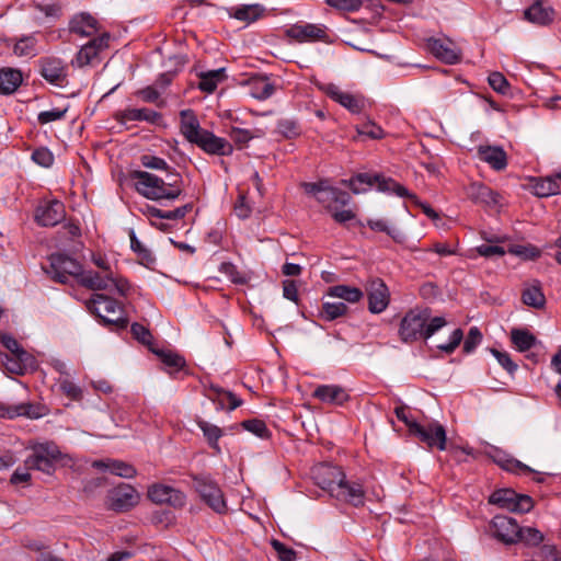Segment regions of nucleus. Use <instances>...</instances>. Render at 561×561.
<instances>
[{
	"mask_svg": "<svg viewBox=\"0 0 561 561\" xmlns=\"http://www.w3.org/2000/svg\"><path fill=\"white\" fill-rule=\"evenodd\" d=\"M316 484L331 496L351 503L354 506L364 504V490L359 483L346 480L345 473L337 466L320 463L312 469Z\"/></svg>",
	"mask_w": 561,
	"mask_h": 561,
	"instance_id": "obj_1",
	"label": "nucleus"
},
{
	"mask_svg": "<svg viewBox=\"0 0 561 561\" xmlns=\"http://www.w3.org/2000/svg\"><path fill=\"white\" fill-rule=\"evenodd\" d=\"M167 181L147 171H131L129 178L134 181L136 191L152 201L176 199L182 194V178L174 169L168 167Z\"/></svg>",
	"mask_w": 561,
	"mask_h": 561,
	"instance_id": "obj_2",
	"label": "nucleus"
},
{
	"mask_svg": "<svg viewBox=\"0 0 561 561\" xmlns=\"http://www.w3.org/2000/svg\"><path fill=\"white\" fill-rule=\"evenodd\" d=\"M445 325V318H431L430 309L415 308L408 311L402 318L399 336L404 343L414 342L420 339L427 340Z\"/></svg>",
	"mask_w": 561,
	"mask_h": 561,
	"instance_id": "obj_3",
	"label": "nucleus"
},
{
	"mask_svg": "<svg viewBox=\"0 0 561 561\" xmlns=\"http://www.w3.org/2000/svg\"><path fill=\"white\" fill-rule=\"evenodd\" d=\"M341 183L348 186L354 194L364 193L376 184L380 192L394 193L400 197H409L416 202V196L410 194L404 186L390 178H385L379 174L358 173L350 180H342Z\"/></svg>",
	"mask_w": 561,
	"mask_h": 561,
	"instance_id": "obj_4",
	"label": "nucleus"
},
{
	"mask_svg": "<svg viewBox=\"0 0 561 561\" xmlns=\"http://www.w3.org/2000/svg\"><path fill=\"white\" fill-rule=\"evenodd\" d=\"M301 186L306 194L313 196L329 213L336 207L347 206L352 199L347 192L332 186L328 179L304 182Z\"/></svg>",
	"mask_w": 561,
	"mask_h": 561,
	"instance_id": "obj_5",
	"label": "nucleus"
},
{
	"mask_svg": "<svg viewBox=\"0 0 561 561\" xmlns=\"http://www.w3.org/2000/svg\"><path fill=\"white\" fill-rule=\"evenodd\" d=\"M60 456L61 453L55 443L37 444L32 448V454L26 458L25 466L27 469H35L46 474H51Z\"/></svg>",
	"mask_w": 561,
	"mask_h": 561,
	"instance_id": "obj_6",
	"label": "nucleus"
},
{
	"mask_svg": "<svg viewBox=\"0 0 561 561\" xmlns=\"http://www.w3.org/2000/svg\"><path fill=\"white\" fill-rule=\"evenodd\" d=\"M87 308L93 314H95L104 325H114L117 329H126L128 320L126 318L118 317L113 319L110 314L116 312L118 304L112 297L103 294H94L92 298L87 302Z\"/></svg>",
	"mask_w": 561,
	"mask_h": 561,
	"instance_id": "obj_7",
	"label": "nucleus"
},
{
	"mask_svg": "<svg viewBox=\"0 0 561 561\" xmlns=\"http://www.w3.org/2000/svg\"><path fill=\"white\" fill-rule=\"evenodd\" d=\"M193 486L201 499L216 513H225L227 510L222 491L217 482L207 474L193 477Z\"/></svg>",
	"mask_w": 561,
	"mask_h": 561,
	"instance_id": "obj_8",
	"label": "nucleus"
},
{
	"mask_svg": "<svg viewBox=\"0 0 561 561\" xmlns=\"http://www.w3.org/2000/svg\"><path fill=\"white\" fill-rule=\"evenodd\" d=\"M45 272L54 280L66 284L70 277L79 279L82 266L78 261L64 253H54L49 256V266L45 267Z\"/></svg>",
	"mask_w": 561,
	"mask_h": 561,
	"instance_id": "obj_9",
	"label": "nucleus"
},
{
	"mask_svg": "<svg viewBox=\"0 0 561 561\" xmlns=\"http://www.w3.org/2000/svg\"><path fill=\"white\" fill-rule=\"evenodd\" d=\"M489 503L513 513H528L534 506L530 496L518 494L511 489L494 491L489 497Z\"/></svg>",
	"mask_w": 561,
	"mask_h": 561,
	"instance_id": "obj_10",
	"label": "nucleus"
},
{
	"mask_svg": "<svg viewBox=\"0 0 561 561\" xmlns=\"http://www.w3.org/2000/svg\"><path fill=\"white\" fill-rule=\"evenodd\" d=\"M414 432L411 434L428 448L446 449V431L438 422H430L426 425L412 424Z\"/></svg>",
	"mask_w": 561,
	"mask_h": 561,
	"instance_id": "obj_11",
	"label": "nucleus"
},
{
	"mask_svg": "<svg viewBox=\"0 0 561 561\" xmlns=\"http://www.w3.org/2000/svg\"><path fill=\"white\" fill-rule=\"evenodd\" d=\"M107 500L111 510L127 512L139 503L140 495L130 484L121 483L108 491Z\"/></svg>",
	"mask_w": 561,
	"mask_h": 561,
	"instance_id": "obj_12",
	"label": "nucleus"
},
{
	"mask_svg": "<svg viewBox=\"0 0 561 561\" xmlns=\"http://www.w3.org/2000/svg\"><path fill=\"white\" fill-rule=\"evenodd\" d=\"M368 310L371 313H381L389 305L390 293L381 278H373L366 285Z\"/></svg>",
	"mask_w": 561,
	"mask_h": 561,
	"instance_id": "obj_13",
	"label": "nucleus"
},
{
	"mask_svg": "<svg viewBox=\"0 0 561 561\" xmlns=\"http://www.w3.org/2000/svg\"><path fill=\"white\" fill-rule=\"evenodd\" d=\"M39 72L49 83L62 87L67 82V66L57 57H43L38 60Z\"/></svg>",
	"mask_w": 561,
	"mask_h": 561,
	"instance_id": "obj_14",
	"label": "nucleus"
},
{
	"mask_svg": "<svg viewBox=\"0 0 561 561\" xmlns=\"http://www.w3.org/2000/svg\"><path fill=\"white\" fill-rule=\"evenodd\" d=\"M427 48L439 60L445 64H457L461 58L460 48L449 38H430Z\"/></svg>",
	"mask_w": 561,
	"mask_h": 561,
	"instance_id": "obj_15",
	"label": "nucleus"
},
{
	"mask_svg": "<svg viewBox=\"0 0 561 561\" xmlns=\"http://www.w3.org/2000/svg\"><path fill=\"white\" fill-rule=\"evenodd\" d=\"M148 497L157 504H168L174 508L183 507L186 496L180 490L164 484H154L148 490Z\"/></svg>",
	"mask_w": 561,
	"mask_h": 561,
	"instance_id": "obj_16",
	"label": "nucleus"
},
{
	"mask_svg": "<svg viewBox=\"0 0 561 561\" xmlns=\"http://www.w3.org/2000/svg\"><path fill=\"white\" fill-rule=\"evenodd\" d=\"M519 525L508 516L496 515L491 522L493 536L500 541L511 545L517 542Z\"/></svg>",
	"mask_w": 561,
	"mask_h": 561,
	"instance_id": "obj_17",
	"label": "nucleus"
},
{
	"mask_svg": "<svg viewBox=\"0 0 561 561\" xmlns=\"http://www.w3.org/2000/svg\"><path fill=\"white\" fill-rule=\"evenodd\" d=\"M466 196L477 205L494 207L500 203V195L481 182H472L465 188Z\"/></svg>",
	"mask_w": 561,
	"mask_h": 561,
	"instance_id": "obj_18",
	"label": "nucleus"
},
{
	"mask_svg": "<svg viewBox=\"0 0 561 561\" xmlns=\"http://www.w3.org/2000/svg\"><path fill=\"white\" fill-rule=\"evenodd\" d=\"M65 206L59 201H51L41 205L36 209L35 219L38 225L54 227L65 219Z\"/></svg>",
	"mask_w": 561,
	"mask_h": 561,
	"instance_id": "obj_19",
	"label": "nucleus"
},
{
	"mask_svg": "<svg viewBox=\"0 0 561 561\" xmlns=\"http://www.w3.org/2000/svg\"><path fill=\"white\" fill-rule=\"evenodd\" d=\"M108 39L110 37L107 34L92 38L89 43L80 48L76 55V58L72 60V65L84 67L92 64V61L98 57L99 53L107 47Z\"/></svg>",
	"mask_w": 561,
	"mask_h": 561,
	"instance_id": "obj_20",
	"label": "nucleus"
},
{
	"mask_svg": "<svg viewBox=\"0 0 561 561\" xmlns=\"http://www.w3.org/2000/svg\"><path fill=\"white\" fill-rule=\"evenodd\" d=\"M196 146L209 154L230 156L233 152V147L228 140L209 130L203 134Z\"/></svg>",
	"mask_w": 561,
	"mask_h": 561,
	"instance_id": "obj_21",
	"label": "nucleus"
},
{
	"mask_svg": "<svg viewBox=\"0 0 561 561\" xmlns=\"http://www.w3.org/2000/svg\"><path fill=\"white\" fill-rule=\"evenodd\" d=\"M114 118L119 124H127L128 122H148L157 124L161 119V114L149 108H125L114 113Z\"/></svg>",
	"mask_w": 561,
	"mask_h": 561,
	"instance_id": "obj_22",
	"label": "nucleus"
},
{
	"mask_svg": "<svg viewBox=\"0 0 561 561\" xmlns=\"http://www.w3.org/2000/svg\"><path fill=\"white\" fill-rule=\"evenodd\" d=\"M477 154L495 171H502L507 167V154L500 146H479Z\"/></svg>",
	"mask_w": 561,
	"mask_h": 561,
	"instance_id": "obj_23",
	"label": "nucleus"
},
{
	"mask_svg": "<svg viewBox=\"0 0 561 561\" xmlns=\"http://www.w3.org/2000/svg\"><path fill=\"white\" fill-rule=\"evenodd\" d=\"M2 363L7 371L15 375H24L36 365L34 356L27 351H21L19 355H4Z\"/></svg>",
	"mask_w": 561,
	"mask_h": 561,
	"instance_id": "obj_24",
	"label": "nucleus"
},
{
	"mask_svg": "<svg viewBox=\"0 0 561 561\" xmlns=\"http://www.w3.org/2000/svg\"><path fill=\"white\" fill-rule=\"evenodd\" d=\"M181 116V133L187 141L196 145L206 129L201 128L197 117L191 110H183Z\"/></svg>",
	"mask_w": 561,
	"mask_h": 561,
	"instance_id": "obj_25",
	"label": "nucleus"
},
{
	"mask_svg": "<svg viewBox=\"0 0 561 561\" xmlns=\"http://www.w3.org/2000/svg\"><path fill=\"white\" fill-rule=\"evenodd\" d=\"M181 116V133L187 141L196 145L206 129L201 128L197 117L191 110H183Z\"/></svg>",
	"mask_w": 561,
	"mask_h": 561,
	"instance_id": "obj_26",
	"label": "nucleus"
},
{
	"mask_svg": "<svg viewBox=\"0 0 561 561\" xmlns=\"http://www.w3.org/2000/svg\"><path fill=\"white\" fill-rule=\"evenodd\" d=\"M286 35L298 42H310L321 39L325 36L323 28L316 24H294L286 31Z\"/></svg>",
	"mask_w": 561,
	"mask_h": 561,
	"instance_id": "obj_27",
	"label": "nucleus"
},
{
	"mask_svg": "<svg viewBox=\"0 0 561 561\" xmlns=\"http://www.w3.org/2000/svg\"><path fill=\"white\" fill-rule=\"evenodd\" d=\"M554 14V10L551 7H545L541 0H536L524 11L525 20L541 26L552 23Z\"/></svg>",
	"mask_w": 561,
	"mask_h": 561,
	"instance_id": "obj_28",
	"label": "nucleus"
},
{
	"mask_svg": "<svg viewBox=\"0 0 561 561\" xmlns=\"http://www.w3.org/2000/svg\"><path fill=\"white\" fill-rule=\"evenodd\" d=\"M313 396L324 403H331L336 405H342L350 399V396L347 394L346 390L335 385L319 386L314 390Z\"/></svg>",
	"mask_w": 561,
	"mask_h": 561,
	"instance_id": "obj_29",
	"label": "nucleus"
},
{
	"mask_svg": "<svg viewBox=\"0 0 561 561\" xmlns=\"http://www.w3.org/2000/svg\"><path fill=\"white\" fill-rule=\"evenodd\" d=\"M558 180L561 181V170L553 175L533 180V193L538 197H549L560 192Z\"/></svg>",
	"mask_w": 561,
	"mask_h": 561,
	"instance_id": "obj_30",
	"label": "nucleus"
},
{
	"mask_svg": "<svg viewBox=\"0 0 561 561\" xmlns=\"http://www.w3.org/2000/svg\"><path fill=\"white\" fill-rule=\"evenodd\" d=\"M327 93L332 100L340 103L352 113H359L364 106V102L359 98L341 91L334 84L328 85Z\"/></svg>",
	"mask_w": 561,
	"mask_h": 561,
	"instance_id": "obj_31",
	"label": "nucleus"
},
{
	"mask_svg": "<svg viewBox=\"0 0 561 561\" xmlns=\"http://www.w3.org/2000/svg\"><path fill=\"white\" fill-rule=\"evenodd\" d=\"M265 11L266 9L264 5L254 3L231 8L228 13L230 18L250 24L260 20L264 15Z\"/></svg>",
	"mask_w": 561,
	"mask_h": 561,
	"instance_id": "obj_32",
	"label": "nucleus"
},
{
	"mask_svg": "<svg viewBox=\"0 0 561 561\" xmlns=\"http://www.w3.org/2000/svg\"><path fill=\"white\" fill-rule=\"evenodd\" d=\"M96 24L98 22L92 15L88 13H80L70 20L69 31L82 37H89L94 35L96 32Z\"/></svg>",
	"mask_w": 561,
	"mask_h": 561,
	"instance_id": "obj_33",
	"label": "nucleus"
},
{
	"mask_svg": "<svg viewBox=\"0 0 561 561\" xmlns=\"http://www.w3.org/2000/svg\"><path fill=\"white\" fill-rule=\"evenodd\" d=\"M249 93L256 100H266L275 92V85L265 76H255L248 80Z\"/></svg>",
	"mask_w": 561,
	"mask_h": 561,
	"instance_id": "obj_34",
	"label": "nucleus"
},
{
	"mask_svg": "<svg viewBox=\"0 0 561 561\" xmlns=\"http://www.w3.org/2000/svg\"><path fill=\"white\" fill-rule=\"evenodd\" d=\"M112 279V272L101 275L100 273L82 270L78 283L91 290H107L110 289V282Z\"/></svg>",
	"mask_w": 561,
	"mask_h": 561,
	"instance_id": "obj_35",
	"label": "nucleus"
},
{
	"mask_svg": "<svg viewBox=\"0 0 561 561\" xmlns=\"http://www.w3.org/2000/svg\"><path fill=\"white\" fill-rule=\"evenodd\" d=\"M198 89L206 93H213L219 83L227 79L226 68L201 71L198 75Z\"/></svg>",
	"mask_w": 561,
	"mask_h": 561,
	"instance_id": "obj_36",
	"label": "nucleus"
},
{
	"mask_svg": "<svg viewBox=\"0 0 561 561\" xmlns=\"http://www.w3.org/2000/svg\"><path fill=\"white\" fill-rule=\"evenodd\" d=\"M22 73L13 68L0 69V93L12 94L22 83Z\"/></svg>",
	"mask_w": 561,
	"mask_h": 561,
	"instance_id": "obj_37",
	"label": "nucleus"
},
{
	"mask_svg": "<svg viewBox=\"0 0 561 561\" xmlns=\"http://www.w3.org/2000/svg\"><path fill=\"white\" fill-rule=\"evenodd\" d=\"M197 425L203 432L209 447L215 451V454L219 455L221 453V448L218 440L224 435L222 430L205 420H197Z\"/></svg>",
	"mask_w": 561,
	"mask_h": 561,
	"instance_id": "obj_38",
	"label": "nucleus"
},
{
	"mask_svg": "<svg viewBox=\"0 0 561 561\" xmlns=\"http://www.w3.org/2000/svg\"><path fill=\"white\" fill-rule=\"evenodd\" d=\"M511 340L519 352H526L537 343L536 336L527 329H512Z\"/></svg>",
	"mask_w": 561,
	"mask_h": 561,
	"instance_id": "obj_39",
	"label": "nucleus"
},
{
	"mask_svg": "<svg viewBox=\"0 0 561 561\" xmlns=\"http://www.w3.org/2000/svg\"><path fill=\"white\" fill-rule=\"evenodd\" d=\"M328 296L343 299L347 302H357L359 301L364 294L357 287H352L347 285H335L328 289Z\"/></svg>",
	"mask_w": 561,
	"mask_h": 561,
	"instance_id": "obj_40",
	"label": "nucleus"
},
{
	"mask_svg": "<svg viewBox=\"0 0 561 561\" xmlns=\"http://www.w3.org/2000/svg\"><path fill=\"white\" fill-rule=\"evenodd\" d=\"M8 416L10 419L16 416H26L30 419H38L44 415L42 408L32 403H20L10 405L7 409Z\"/></svg>",
	"mask_w": 561,
	"mask_h": 561,
	"instance_id": "obj_41",
	"label": "nucleus"
},
{
	"mask_svg": "<svg viewBox=\"0 0 561 561\" xmlns=\"http://www.w3.org/2000/svg\"><path fill=\"white\" fill-rule=\"evenodd\" d=\"M264 135L263 130L255 129L251 131L249 129H243L239 127H231L229 131L230 139L239 147L243 148L249 144L253 138L262 137Z\"/></svg>",
	"mask_w": 561,
	"mask_h": 561,
	"instance_id": "obj_42",
	"label": "nucleus"
},
{
	"mask_svg": "<svg viewBox=\"0 0 561 561\" xmlns=\"http://www.w3.org/2000/svg\"><path fill=\"white\" fill-rule=\"evenodd\" d=\"M129 237L130 248L137 254L140 263L147 267L151 266L156 262V257L152 252L138 240L133 230L130 231Z\"/></svg>",
	"mask_w": 561,
	"mask_h": 561,
	"instance_id": "obj_43",
	"label": "nucleus"
},
{
	"mask_svg": "<svg viewBox=\"0 0 561 561\" xmlns=\"http://www.w3.org/2000/svg\"><path fill=\"white\" fill-rule=\"evenodd\" d=\"M522 300L525 305L535 309H541L546 304V297L539 286H530L523 290Z\"/></svg>",
	"mask_w": 561,
	"mask_h": 561,
	"instance_id": "obj_44",
	"label": "nucleus"
},
{
	"mask_svg": "<svg viewBox=\"0 0 561 561\" xmlns=\"http://www.w3.org/2000/svg\"><path fill=\"white\" fill-rule=\"evenodd\" d=\"M36 44L35 36H24L14 44L13 53L18 57H34L37 55Z\"/></svg>",
	"mask_w": 561,
	"mask_h": 561,
	"instance_id": "obj_45",
	"label": "nucleus"
},
{
	"mask_svg": "<svg viewBox=\"0 0 561 561\" xmlns=\"http://www.w3.org/2000/svg\"><path fill=\"white\" fill-rule=\"evenodd\" d=\"M150 351L154 353L161 362L175 371L180 370L185 366V359L171 351L158 350L154 347H150Z\"/></svg>",
	"mask_w": 561,
	"mask_h": 561,
	"instance_id": "obj_46",
	"label": "nucleus"
},
{
	"mask_svg": "<svg viewBox=\"0 0 561 561\" xmlns=\"http://www.w3.org/2000/svg\"><path fill=\"white\" fill-rule=\"evenodd\" d=\"M367 226L375 231L386 232L389 237H391L396 242L401 243L404 241V233L397 229L388 226L387 221L382 219H369L367 220Z\"/></svg>",
	"mask_w": 561,
	"mask_h": 561,
	"instance_id": "obj_47",
	"label": "nucleus"
},
{
	"mask_svg": "<svg viewBox=\"0 0 561 561\" xmlns=\"http://www.w3.org/2000/svg\"><path fill=\"white\" fill-rule=\"evenodd\" d=\"M517 541H522L527 546H539L545 537L540 530L534 527H520L518 528Z\"/></svg>",
	"mask_w": 561,
	"mask_h": 561,
	"instance_id": "obj_48",
	"label": "nucleus"
},
{
	"mask_svg": "<svg viewBox=\"0 0 561 561\" xmlns=\"http://www.w3.org/2000/svg\"><path fill=\"white\" fill-rule=\"evenodd\" d=\"M348 310L347 306L342 302H323L321 309V317L327 321H333L346 313Z\"/></svg>",
	"mask_w": 561,
	"mask_h": 561,
	"instance_id": "obj_49",
	"label": "nucleus"
},
{
	"mask_svg": "<svg viewBox=\"0 0 561 561\" xmlns=\"http://www.w3.org/2000/svg\"><path fill=\"white\" fill-rule=\"evenodd\" d=\"M210 391H213L216 394V398L211 397L210 394H209V398L214 401L216 399H218L219 405L221 409L225 408V402H224L225 399H227L229 402L228 410H230V411L237 409L238 407H240L242 404V400L239 399L237 396H234L230 391H225L218 387H210Z\"/></svg>",
	"mask_w": 561,
	"mask_h": 561,
	"instance_id": "obj_50",
	"label": "nucleus"
},
{
	"mask_svg": "<svg viewBox=\"0 0 561 561\" xmlns=\"http://www.w3.org/2000/svg\"><path fill=\"white\" fill-rule=\"evenodd\" d=\"M241 426L260 438H267L270 436V431L266 427V424L262 420L252 419L245 420L241 423Z\"/></svg>",
	"mask_w": 561,
	"mask_h": 561,
	"instance_id": "obj_51",
	"label": "nucleus"
},
{
	"mask_svg": "<svg viewBox=\"0 0 561 561\" xmlns=\"http://www.w3.org/2000/svg\"><path fill=\"white\" fill-rule=\"evenodd\" d=\"M58 383L62 393L71 400L79 401L82 399L81 388L72 382L68 377L60 378Z\"/></svg>",
	"mask_w": 561,
	"mask_h": 561,
	"instance_id": "obj_52",
	"label": "nucleus"
},
{
	"mask_svg": "<svg viewBox=\"0 0 561 561\" xmlns=\"http://www.w3.org/2000/svg\"><path fill=\"white\" fill-rule=\"evenodd\" d=\"M110 472L118 477L129 479L135 477L136 469L125 461L112 459L110 461Z\"/></svg>",
	"mask_w": 561,
	"mask_h": 561,
	"instance_id": "obj_53",
	"label": "nucleus"
},
{
	"mask_svg": "<svg viewBox=\"0 0 561 561\" xmlns=\"http://www.w3.org/2000/svg\"><path fill=\"white\" fill-rule=\"evenodd\" d=\"M130 332L135 340H137L138 342H140L144 345L149 346V348L152 347V339L153 337H152V334L150 333V331L146 327H144L140 323L135 322L130 327Z\"/></svg>",
	"mask_w": 561,
	"mask_h": 561,
	"instance_id": "obj_54",
	"label": "nucleus"
},
{
	"mask_svg": "<svg viewBox=\"0 0 561 561\" xmlns=\"http://www.w3.org/2000/svg\"><path fill=\"white\" fill-rule=\"evenodd\" d=\"M491 88L503 95L507 94L510 84L506 78L501 72H492L488 78Z\"/></svg>",
	"mask_w": 561,
	"mask_h": 561,
	"instance_id": "obj_55",
	"label": "nucleus"
},
{
	"mask_svg": "<svg viewBox=\"0 0 561 561\" xmlns=\"http://www.w3.org/2000/svg\"><path fill=\"white\" fill-rule=\"evenodd\" d=\"M491 353L496 358L499 364L511 375H513L516 369L517 365L513 362L511 358V355L507 352H501L496 348H491Z\"/></svg>",
	"mask_w": 561,
	"mask_h": 561,
	"instance_id": "obj_56",
	"label": "nucleus"
},
{
	"mask_svg": "<svg viewBox=\"0 0 561 561\" xmlns=\"http://www.w3.org/2000/svg\"><path fill=\"white\" fill-rule=\"evenodd\" d=\"M482 334L477 327L470 328L463 343V352L470 354L480 344Z\"/></svg>",
	"mask_w": 561,
	"mask_h": 561,
	"instance_id": "obj_57",
	"label": "nucleus"
},
{
	"mask_svg": "<svg viewBox=\"0 0 561 561\" xmlns=\"http://www.w3.org/2000/svg\"><path fill=\"white\" fill-rule=\"evenodd\" d=\"M68 108H53L49 111H43L38 114L37 121L39 124H48L55 121L62 119L67 113Z\"/></svg>",
	"mask_w": 561,
	"mask_h": 561,
	"instance_id": "obj_58",
	"label": "nucleus"
},
{
	"mask_svg": "<svg viewBox=\"0 0 561 561\" xmlns=\"http://www.w3.org/2000/svg\"><path fill=\"white\" fill-rule=\"evenodd\" d=\"M220 272L224 273L234 284H245L248 280L247 277L241 274L232 263H222L220 266Z\"/></svg>",
	"mask_w": 561,
	"mask_h": 561,
	"instance_id": "obj_59",
	"label": "nucleus"
},
{
	"mask_svg": "<svg viewBox=\"0 0 561 561\" xmlns=\"http://www.w3.org/2000/svg\"><path fill=\"white\" fill-rule=\"evenodd\" d=\"M277 130L286 138H293L299 135V126L295 121L280 119L277 123Z\"/></svg>",
	"mask_w": 561,
	"mask_h": 561,
	"instance_id": "obj_60",
	"label": "nucleus"
},
{
	"mask_svg": "<svg viewBox=\"0 0 561 561\" xmlns=\"http://www.w3.org/2000/svg\"><path fill=\"white\" fill-rule=\"evenodd\" d=\"M32 159L41 167L48 168L54 162V156L47 148H38L33 151Z\"/></svg>",
	"mask_w": 561,
	"mask_h": 561,
	"instance_id": "obj_61",
	"label": "nucleus"
},
{
	"mask_svg": "<svg viewBox=\"0 0 561 561\" xmlns=\"http://www.w3.org/2000/svg\"><path fill=\"white\" fill-rule=\"evenodd\" d=\"M462 339H463L462 331L460 329H456L451 333V335L449 337V342L445 343V344L437 345V348L447 354H451L459 346Z\"/></svg>",
	"mask_w": 561,
	"mask_h": 561,
	"instance_id": "obj_62",
	"label": "nucleus"
},
{
	"mask_svg": "<svg viewBox=\"0 0 561 561\" xmlns=\"http://www.w3.org/2000/svg\"><path fill=\"white\" fill-rule=\"evenodd\" d=\"M357 130L360 135L368 136L371 139H380L383 137L382 128L373 122L362 124Z\"/></svg>",
	"mask_w": 561,
	"mask_h": 561,
	"instance_id": "obj_63",
	"label": "nucleus"
},
{
	"mask_svg": "<svg viewBox=\"0 0 561 561\" xmlns=\"http://www.w3.org/2000/svg\"><path fill=\"white\" fill-rule=\"evenodd\" d=\"M272 547L277 552L278 558L282 561H294L296 559V552L291 548L286 547L283 542L278 540L272 541Z\"/></svg>",
	"mask_w": 561,
	"mask_h": 561,
	"instance_id": "obj_64",
	"label": "nucleus"
}]
</instances>
